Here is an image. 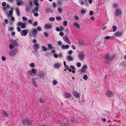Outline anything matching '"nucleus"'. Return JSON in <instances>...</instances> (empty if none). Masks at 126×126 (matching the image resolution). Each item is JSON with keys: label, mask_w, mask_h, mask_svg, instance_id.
I'll use <instances>...</instances> for the list:
<instances>
[{"label": "nucleus", "mask_w": 126, "mask_h": 126, "mask_svg": "<svg viewBox=\"0 0 126 126\" xmlns=\"http://www.w3.org/2000/svg\"><path fill=\"white\" fill-rule=\"evenodd\" d=\"M114 57V55H111L109 53L106 54L105 55V60H108V61H110L113 60Z\"/></svg>", "instance_id": "f257e3e1"}, {"label": "nucleus", "mask_w": 126, "mask_h": 126, "mask_svg": "<svg viewBox=\"0 0 126 126\" xmlns=\"http://www.w3.org/2000/svg\"><path fill=\"white\" fill-rule=\"evenodd\" d=\"M19 52L18 49L17 48H15L9 51V56L11 57H13L15 56Z\"/></svg>", "instance_id": "f03ea898"}, {"label": "nucleus", "mask_w": 126, "mask_h": 126, "mask_svg": "<svg viewBox=\"0 0 126 126\" xmlns=\"http://www.w3.org/2000/svg\"><path fill=\"white\" fill-rule=\"evenodd\" d=\"M37 32L36 30L34 29L29 33V34L31 37L35 38L37 36Z\"/></svg>", "instance_id": "7ed1b4c3"}, {"label": "nucleus", "mask_w": 126, "mask_h": 126, "mask_svg": "<svg viewBox=\"0 0 126 126\" xmlns=\"http://www.w3.org/2000/svg\"><path fill=\"white\" fill-rule=\"evenodd\" d=\"M78 56L80 60L82 61L84 59L85 57L84 52L83 51L80 52L79 53Z\"/></svg>", "instance_id": "20e7f679"}, {"label": "nucleus", "mask_w": 126, "mask_h": 126, "mask_svg": "<svg viewBox=\"0 0 126 126\" xmlns=\"http://www.w3.org/2000/svg\"><path fill=\"white\" fill-rule=\"evenodd\" d=\"M32 121L28 118H26L23 121V123L25 125H30L32 124Z\"/></svg>", "instance_id": "39448f33"}, {"label": "nucleus", "mask_w": 126, "mask_h": 126, "mask_svg": "<svg viewBox=\"0 0 126 126\" xmlns=\"http://www.w3.org/2000/svg\"><path fill=\"white\" fill-rule=\"evenodd\" d=\"M106 96L109 97H113L114 96V92L111 91H107L106 93Z\"/></svg>", "instance_id": "423d86ee"}, {"label": "nucleus", "mask_w": 126, "mask_h": 126, "mask_svg": "<svg viewBox=\"0 0 126 126\" xmlns=\"http://www.w3.org/2000/svg\"><path fill=\"white\" fill-rule=\"evenodd\" d=\"M122 14L121 11L119 9H116L115 11V15L117 16L121 15Z\"/></svg>", "instance_id": "0eeeda50"}, {"label": "nucleus", "mask_w": 126, "mask_h": 126, "mask_svg": "<svg viewBox=\"0 0 126 126\" xmlns=\"http://www.w3.org/2000/svg\"><path fill=\"white\" fill-rule=\"evenodd\" d=\"M28 33V31L27 30H22L20 32V34L22 36H25Z\"/></svg>", "instance_id": "6e6552de"}, {"label": "nucleus", "mask_w": 126, "mask_h": 126, "mask_svg": "<svg viewBox=\"0 0 126 126\" xmlns=\"http://www.w3.org/2000/svg\"><path fill=\"white\" fill-rule=\"evenodd\" d=\"M73 94L74 96L76 98H79L80 97V95L79 93L75 91H74Z\"/></svg>", "instance_id": "1a4fd4ad"}, {"label": "nucleus", "mask_w": 126, "mask_h": 126, "mask_svg": "<svg viewBox=\"0 0 126 126\" xmlns=\"http://www.w3.org/2000/svg\"><path fill=\"white\" fill-rule=\"evenodd\" d=\"M36 70L32 68V69L31 71H28V73L30 74L31 75H32V74L33 73L34 75L36 74Z\"/></svg>", "instance_id": "9d476101"}, {"label": "nucleus", "mask_w": 126, "mask_h": 126, "mask_svg": "<svg viewBox=\"0 0 126 126\" xmlns=\"http://www.w3.org/2000/svg\"><path fill=\"white\" fill-rule=\"evenodd\" d=\"M33 49L35 51H37L39 48V45L37 43H35L33 46Z\"/></svg>", "instance_id": "9b49d317"}, {"label": "nucleus", "mask_w": 126, "mask_h": 126, "mask_svg": "<svg viewBox=\"0 0 126 126\" xmlns=\"http://www.w3.org/2000/svg\"><path fill=\"white\" fill-rule=\"evenodd\" d=\"M71 94H68L67 93H65L63 94V96L65 98H68L71 97Z\"/></svg>", "instance_id": "f8f14e48"}, {"label": "nucleus", "mask_w": 126, "mask_h": 126, "mask_svg": "<svg viewBox=\"0 0 126 126\" xmlns=\"http://www.w3.org/2000/svg\"><path fill=\"white\" fill-rule=\"evenodd\" d=\"M63 39L67 43L70 44L69 39L67 36H64L63 37Z\"/></svg>", "instance_id": "ddd939ff"}, {"label": "nucleus", "mask_w": 126, "mask_h": 126, "mask_svg": "<svg viewBox=\"0 0 126 126\" xmlns=\"http://www.w3.org/2000/svg\"><path fill=\"white\" fill-rule=\"evenodd\" d=\"M11 43L14 45L15 46L17 47L18 46L16 40H11Z\"/></svg>", "instance_id": "4468645a"}, {"label": "nucleus", "mask_w": 126, "mask_h": 126, "mask_svg": "<svg viewBox=\"0 0 126 126\" xmlns=\"http://www.w3.org/2000/svg\"><path fill=\"white\" fill-rule=\"evenodd\" d=\"M69 47V46L68 45H62L61 46V48L62 49L64 50L65 49H68Z\"/></svg>", "instance_id": "2eb2a0df"}, {"label": "nucleus", "mask_w": 126, "mask_h": 126, "mask_svg": "<svg viewBox=\"0 0 126 126\" xmlns=\"http://www.w3.org/2000/svg\"><path fill=\"white\" fill-rule=\"evenodd\" d=\"M87 68V66L86 65H84L82 67V68L80 70V71L81 72H85V69Z\"/></svg>", "instance_id": "dca6fc26"}, {"label": "nucleus", "mask_w": 126, "mask_h": 126, "mask_svg": "<svg viewBox=\"0 0 126 126\" xmlns=\"http://www.w3.org/2000/svg\"><path fill=\"white\" fill-rule=\"evenodd\" d=\"M61 66V64L59 63H56L54 64V67L56 68H59Z\"/></svg>", "instance_id": "f3484780"}, {"label": "nucleus", "mask_w": 126, "mask_h": 126, "mask_svg": "<svg viewBox=\"0 0 126 126\" xmlns=\"http://www.w3.org/2000/svg\"><path fill=\"white\" fill-rule=\"evenodd\" d=\"M122 34V33L120 32H116L115 33V36H120Z\"/></svg>", "instance_id": "a211bd4d"}, {"label": "nucleus", "mask_w": 126, "mask_h": 126, "mask_svg": "<svg viewBox=\"0 0 126 126\" xmlns=\"http://www.w3.org/2000/svg\"><path fill=\"white\" fill-rule=\"evenodd\" d=\"M45 27L46 29H48L51 28V26L50 25L47 24L45 25Z\"/></svg>", "instance_id": "6ab92c4d"}, {"label": "nucleus", "mask_w": 126, "mask_h": 126, "mask_svg": "<svg viewBox=\"0 0 126 126\" xmlns=\"http://www.w3.org/2000/svg\"><path fill=\"white\" fill-rule=\"evenodd\" d=\"M73 25L75 26L76 28L78 29H79L80 28V27L79 24L76 22H74Z\"/></svg>", "instance_id": "aec40b11"}, {"label": "nucleus", "mask_w": 126, "mask_h": 126, "mask_svg": "<svg viewBox=\"0 0 126 126\" xmlns=\"http://www.w3.org/2000/svg\"><path fill=\"white\" fill-rule=\"evenodd\" d=\"M3 115L5 117H8L9 116V114L5 110H3Z\"/></svg>", "instance_id": "412c9836"}, {"label": "nucleus", "mask_w": 126, "mask_h": 126, "mask_svg": "<svg viewBox=\"0 0 126 126\" xmlns=\"http://www.w3.org/2000/svg\"><path fill=\"white\" fill-rule=\"evenodd\" d=\"M70 68L72 69V72L73 73H75V70L76 69L74 66L73 65H71L70 66Z\"/></svg>", "instance_id": "4be33fe9"}, {"label": "nucleus", "mask_w": 126, "mask_h": 126, "mask_svg": "<svg viewBox=\"0 0 126 126\" xmlns=\"http://www.w3.org/2000/svg\"><path fill=\"white\" fill-rule=\"evenodd\" d=\"M16 12V14L18 16H19L20 15V11L19 9L18 8L16 9L15 10Z\"/></svg>", "instance_id": "5701e85b"}, {"label": "nucleus", "mask_w": 126, "mask_h": 126, "mask_svg": "<svg viewBox=\"0 0 126 126\" xmlns=\"http://www.w3.org/2000/svg\"><path fill=\"white\" fill-rule=\"evenodd\" d=\"M114 38V37L113 36H105L104 38L106 39H110V40Z\"/></svg>", "instance_id": "b1692460"}, {"label": "nucleus", "mask_w": 126, "mask_h": 126, "mask_svg": "<svg viewBox=\"0 0 126 126\" xmlns=\"http://www.w3.org/2000/svg\"><path fill=\"white\" fill-rule=\"evenodd\" d=\"M48 47L50 50L55 49V47H52V45L50 44H49L48 45Z\"/></svg>", "instance_id": "393cba45"}, {"label": "nucleus", "mask_w": 126, "mask_h": 126, "mask_svg": "<svg viewBox=\"0 0 126 126\" xmlns=\"http://www.w3.org/2000/svg\"><path fill=\"white\" fill-rule=\"evenodd\" d=\"M112 5L113 7L114 8L117 7H118V6L117 3H113L112 4Z\"/></svg>", "instance_id": "a878e982"}, {"label": "nucleus", "mask_w": 126, "mask_h": 126, "mask_svg": "<svg viewBox=\"0 0 126 126\" xmlns=\"http://www.w3.org/2000/svg\"><path fill=\"white\" fill-rule=\"evenodd\" d=\"M34 4L36 7H39L40 4H39L38 2L36 0L35 1Z\"/></svg>", "instance_id": "bb28decb"}, {"label": "nucleus", "mask_w": 126, "mask_h": 126, "mask_svg": "<svg viewBox=\"0 0 126 126\" xmlns=\"http://www.w3.org/2000/svg\"><path fill=\"white\" fill-rule=\"evenodd\" d=\"M67 58L68 59V60H67L68 61H72L73 60V58L71 56H67Z\"/></svg>", "instance_id": "cd10ccee"}, {"label": "nucleus", "mask_w": 126, "mask_h": 126, "mask_svg": "<svg viewBox=\"0 0 126 126\" xmlns=\"http://www.w3.org/2000/svg\"><path fill=\"white\" fill-rule=\"evenodd\" d=\"M13 14V11L11 10L9 12L8 16H11Z\"/></svg>", "instance_id": "c85d7f7f"}, {"label": "nucleus", "mask_w": 126, "mask_h": 126, "mask_svg": "<svg viewBox=\"0 0 126 126\" xmlns=\"http://www.w3.org/2000/svg\"><path fill=\"white\" fill-rule=\"evenodd\" d=\"M51 9L50 8H47L46 9L45 11L47 12L48 13L49 12L51 11Z\"/></svg>", "instance_id": "c756f323"}, {"label": "nucleus", "mask_w": 126, "mask_h": 126, "mask_svg": "<svg viewBox=\"0 0 126 126\" xmlns=\"http://www.w3.org/2000/svg\"><path fill=\"white\" fill-rule=\"evenodd\" d=\"M26 27V24L25 23H22V24L21 25V27L22 29Z\"/></svg>", "instance_id": "7c9ffc66"}, {"label": "nucleus", "mask_w": 126, "mask_h": 126, "mask_svg": "<svg viewBox=\"0 0 126 126\" xmlns=\"http://www.w3.org/2000/svg\"><path fill=\"white\" fill-rule=\"evenodd\" d=\"M14 29V28L13 27H10L8 28V30L10 31H11Z\"/></svg>", "instance_id": "2f4dec72"}, {"label": "nucleus", "mask_w": 126, "mask_h": 126, "mask_svg": "<svg viewBox=\"0 0 126 126\" xmlns=\"http://www.w3.org/2000/svg\"><path fill=\"white\" fill-rule=\"evenodd\" d=\"M57 83L58 82L55 80H53V84L54 85H56L57 84Z\"/></svg>", "instance_id": "473e14b6"}, {"label": "nucleus", "mask_w": 126, "mask_h": 126, "mask_svg": "<svg viewBox=\"0 0 126 126\" xmlns=\"http://www.w3.org/2000/svg\"><path fill=\"white\" fill-rule=\"evenodd\" d=\"M113 31L115 32L116 31V26H113L112 27Z\"/></svg>", "instance_id": "72a5a7b5"}, {"label": "nucleus", "mask_w": 126, "mask_h": 126, "mask_svg": "<svg viewBox=\"0 0 126 126\" xmlns=\"http://www.w3.org/2000/svg\"><path fill=\"white\" fill-rule=\"evenodd\" d=\"M30 66L32 67H35V65L34 63H31L30 64Z\"/></svg>", "instance_id": "f704fd0d"}, {"label": "nucleus", "mask_w": 126, "mask_h": 126, "mask_svg": "<svg viewBox=\"0 0 126 126\" xmlns=\"http://www.w3.org/2000/svg\"><path fill=\"white\" fill-rule=\"evenodd\" d=\"M74 19L76 20H77L79 19V17L77 15H75L74 17Z\"/></svg>", "instance_id": "c9c22d12"}, {"label": "nucleus", "mask_w": 126, "mask_h": 126, "mask_svg": "<svg viewBox=\"0 0 126 126\" xmlns=\"http://www.w3.org/2000/svg\"><path fill=\"white\" fill-rule=\"evenodd\" d=\"M67 22L66 21H64L63 22V25L64 26H66L67 25Z\"/></svg>", "instance_id": "e433bc0d"}, {"label": "nucleus", "mask_w": 126, "mask_h": 126, "mask_svg": "<svg viewBox=\"0 0 126 126\" xmlns=\"http://www.w3.org/2000/svg\"><path fill=\"white\" fill-rule=\"evenodd\" d=\"M87 78H88L87 76L86 75H84V76H83V78L85 80H86L87 79Z\"/></svg>", "instance_id": "4c0bfd02"}, {"label": "nucleus", "mask_w": 126, "mask_h": 126, "mask_svg": "<svg viewBox=\"0 0 126 126\" xmlns=\"http://www.w3.org/2000/svg\"><path fill=\"white\" fill-rule=\"evenodd\" d=\"M14 46L12 44H10L9 45V48L10 49H13L14 48Z\"/></svg>", "instance_id": "58836bf2"}, {"label": "nucleus", "mask_w": 126, "mask_h": 126, "mask_svg": "<svg viewBox=\"0 0 126 126\" xmlns=\"http://www.w3.org/2000/svg\"><path fill=\"white\" fill-rule=\"evenodd\" d=\"M55 18L53 17H50L49 18V20L51 21H54L55 20Z\"/></svg>", "instance_id": "ea45409f"}, {"label": "nucleus", "mask_w": 126, "mask_h": 126, "mask_svg": "<svg viewBox=\"0 0 126 126\" xmlns=\"http://www.w3.org/2000/svg\"><path fill=\"white\" fill-rule=\"evenodd\" d=\"M36 79V78H33L32 79V82L33 84L36 83L35 81L34 80Z\"/></svg>", "instance_id": "a19ab883"}, {"label": "nucleus", "mask_w": 126, "mask_h": 126, "mask_svg": "<svg viewBox=\"0 0 126 126\" xmlns=\"http://www.w3.org/2000/svg\"><path fill=\"white\" fill-rule=\"evenodd\" d=\"M56 19L57 20H61V17L60 16H58L56 17Z\"/></svg>", "instance_id": "79ce46f5"}, {"label": "nucleus", "mask_w": 126, "mask_h": 126, "mask_svg": "<svg viewBox=\"0 0 126 126\" xmlns=\"http://www.w3.org/2000/svg\"><path fill=\"white\" fill-rule=\"evenodd\" d=\"M22 3V2L20 1H18L17 2V5L18 6H19L21 5V3Z\"/></svg>", "instance_id": "37998d69"}, {"label": "nucleus", "mask_w": 126, "mask_h": 126, "mask_svg": "<svg viewBox=\"0 0 126 126\" xmlns=\"http://www.w3.org/2000/svg\"><path fill=\"white\" fill-rule=\"evenodd\" d=\"M42 48L44 50V51H46L47 50V48H46V47L45 46H43L42 47Z\"/></svg>", "instance_id": "c03bdc74"}, {"label": "nucleus", "mask_w": 126, "mask_h": 126, "mask_svg": "<svg viewBox=\"0 0 126 126\" xmlns=\"http://www.w3.org/2000/svg\"><path fill=\"white\" fill-rule=\"evenodd\" d=\"M22 20L24 21H25L27 19V18L25 16H23L22 17Z\"/></svg>", "instance_id": "a18cd8bd"}, {"label": "nucleus", "mask_w": 126, "mask_h": 126, "mask_svg": "<svg viewBox=\"0 0 126 126\" xmlns=\"http://www.w3.org/2000/svg\"><path fill=\"white\" fill-rule=\"evenodd\" d=\"M39 101L41 103H43L44 102V101L41 98H40Z\"/></svg>", "instance_id": "49530a36"}, {"label": "nucleus", "mask_w": 126, "mask_h": 126, "mask_svg": "<svg viewBox=\"0 0 126 126\" xmlns=\"http://www.w3.org/2000/svg\"><path fill=\"white\" fill-rule=\"evenodd\" d=\"M66 70H68L69 69V68L68 66L67 65H66L64 66Z\"/></svg>", "instance_id": "de8ad7c7"}, {"label": "nucleus", "mask_w": 126, "mask_h": 126, "mask_svg": "<svg viewBox=\"0 0 126 126\" xmlns=\"http://www.w3.org/2000/svg\"><path fill=\"white\" fill-rule=\"evenodd\" d=\"M53 56L55 58H57L58 57V55L56 53H54V54Z\"/></svg>", "instance_id": "09e8293b"}, {"label": "nucleus", "mask_w": 126, "mask_h": 126, "mask_svg": "<svg viewBox=\"0 0 126 126\" xmlns=\"http://www.w3.org/2000/svg\"><path fill=\"white\" fill-rule=\"evenodd\" d=\"M57 3L60 5H63V3L61 1H58L57 2Z\"/></svg>", "instance_id": "8fccbe9b"}, {"label": "nucleus", "mask_w": 126, "mask_h": 126, "mask_svg": "<svg viewBox=\"0 0 126 126\" xmlns=\"http://www.w3.org/2000/svg\"><path fill=\"white\" fill-rule=\"evenodd\" d=\"M39 8V7H35L34 9L35 11L36 12H38V9Z\"/></svg>", "instance_id": "3c124183"}, {"label": "nucleus", "mask_w": 126, "mask_h": 126, "mask_svg": "<svg viewBox=\"0 0 126 126\" xmlns=\"http://www.w3.org/2000/svg\"><path fill=\"white\" fill-rule=\"evenodd\" d=\"M77 66L78 67H79L81 66V64L80 63H77Z\"/></svg>", "instance_id": "603ef678"}, {"label": "nucleus", "mask_w": 126, "mask_h": 126, "mask_svg": "<svg viewBox=\"0 0 126 126\" xmlns=\"http://www.w3.org/2000/svg\"><path fill=\"white\" fill-rule=\"evenodd\" d=\"M94 13L93 11H91L89 12V15H90L91 16Z\"/></svg>", "instance_id": "864d4df0"}, {"label": "nucleus", "mask_w": 126, "mask_h": 126, "mask_svg": "<svg viewBox=\"0 0 126 126\" xmlns=\"http://www.w3.org/2000/svg\"><path fill=\"white\" fill-rule=\"evenodd\" d=\"M38 24L37 22V21H35L34 23L33 24V26H36Z\"/></svg>", "instance_id": "5fc2aeb1"}, {"label": "nucleus", "mask_w": 126, "mask_h": 126, "mask_svg": "<svg viewBox=\"0 0 126 126\" xmlns=\"http://www.w3.org/2000/svg\"><path fill=\"white\" fill-rule=\"evenodd\" d=\"M28 22L30 24H32V21L31 19H29L28 21Z\"/></svg>", "instance_id": "6e6d98bb"}, {"label": "nucleus", "mask_w": 126, "mask_h": 126, "mask_svg": "<svg viewBox=\"0 0 126 126\" xmlns=\"http://www.w3.org/2000/svg\"><path fill=\"white\" fill-rule=\"evenodd\" d=\"M2 60L3 61H4L6 60V58L5 57L2 56L1 57Z\"/></svg>", "instance_id": "4d7b16f0"}, {"label": "nucleus", "mask_w": 126, "mask_h": 126, "mask_svg": "<svg viewBox=\"0 0 126 126\" xmlns=\"http://www.w3.org/2000/svg\"><path fill=\"white\" fill-rule=\"evenodd\" d=\"M58 11L60 13H61L62 12V10L61 8H59L58 9Z\"/></svg>", "instance_id": "13d9d810"}, {"label": "nucleus", "mask_w": 126, "mask_h": 126, "mask_svg": "<svg viewBox=\"0 0 126 126\" xmlns=\"http://www.w3.org/2000/svg\"><path fill=\"white\" fill-rule=\"evenodd\" d=\"M37 30L39 31H42L40 27H38L37 29Z\"/></svg>", "instance_id": "bf43d9fd"}, {"label": "nucleus", "mask_w": 126, "mask_h": 126, "mask_svg": "<svg viewBox=\"0 0 126 126\" xmlns=\"http://www.w3.org/2000/svg\"><path fill=\"white\" fill-rule=\"evenodd\" d=\"M6 5V3L5 2H3L2 3V5L3 6H5Z\"/></svg>", "instance_id": "052dcab7"}, {"label": "nucleus", "mask_w": 126, "mask_h": 126, "mask_svg": "<svg viewBox=\"0 0 126 126\" xmlns=\"http://www.w3.org/2000/svg\"><path fill=\"white\" fill-rule=\"evenodd\" d=\"M39 76L40 78L42 79L43 77V75L42 74H39Z\"/></svg>", "instance_id": "680f3d73"}, {"label": "nucleus", "mask_w": 126, "mask_h": 126, "mask_svg": "<svg viewBox=\"0 0 126 126\" xmlns=\"http://www.w3.org/2000/svg\"><path fill=\"white\" fill-rule=\"evenodd\" d=\"M44 34L45 35V36L47 37L48 36V33H46V32H45L44 33Z\"/></svg>", "instance_id": "e2e57ef3"}, {"label": "nucleus", "mask_w": 126, "mask_h": 126, "mask_svg": "<svg viewBox=\"0 0 126 126\" xmlns=\"http://www.w3.org/2000/svg\"><path fill=\"white\" fill-rule=\"evenodd\" d=\"M17 29L18 32H20L21 31V29L20 27H17Z\"/></svg>", "instance_id": "0e129e2a"}, {"label": "nucleus", "mask_w": 126, "mask_h": 126, "mask_svg": "<svg viewBox=\"0 0 126 126\" xmlns=\"http://www.w3.org/2000/svg\"><path fill=\"white\" fill-rule=\"evenodd\" d=\"M59 35L61 36H63L64 35L63 33L62 32H61L59 33Z\"/></svg>", "instance_id": "69168bd1"}, {"label": "nucleus", "mask_w": 126, "mask_h": 126, "mask_svg": "<svg viewBox=\"0 0 126 126\" xmlns=\"http://www.w3.org/2000/svg\"><path fill=\"white\" fill-rule=\"evenodd\" d=\"M56 30L58 32H60L61 30L59 27H57L56 29Z\"/></svg>", "instance_id": "338daca9"}, {"label": "nucleus", "mask_w": 126, "mask_h": 126, "mask_svg": "<svg viewBox=\"0 0 126 126\" xmlns=\"http://www.w3.org/2000/svg\"><path fill=\"white\" fill-rule=\"evenodd\" d=\"M81 13H86V11L84 9L82 10L81 11Z\"/></svg>", "instance_id": "774afa93"}]
</instances>
